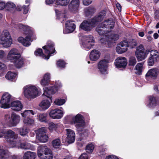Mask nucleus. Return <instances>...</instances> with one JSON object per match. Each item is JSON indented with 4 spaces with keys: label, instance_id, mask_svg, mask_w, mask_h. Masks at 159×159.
Instances as JSON below:
<instances>
[{
    "label": "nucleus",
    "instance_id": "nucleus-1",
    "mask_svg": "<svg viewBox=\"0 0 159 159\" xmlns=\"http://www.w3.org/2000/svg\"><path fill=\"white\" fill-rule=\"evenodd\" d=\"M7 59L13 63L17 68L21 67L24 64V59L21 56L18 50L13 48L9 52L7 57Z\"/></svg>",
    "mask_w": 159,
    "mask_h": 159
},
{
    "label": "nucleus",
    "instance_id": "nucleus-2",
    "mask_svg": "<svg viewBox=\"0 0 159 159\" xmlns=\"http://www.w3.org/2000/svg\"><path fill=\"white\" fill-rule=\"evenodd\" d=\"M114 22L111 19L105 20L98 25L96 31L101 35L106 34L114 28Z\"/></svg>",
    "mask_w": 159,
    "mask_h": 159
},
{
    "label": "nucleus",
    "instance_id": "nucleus-3",
    "mask_svg": "<svg viewBox=\"0 0 159 159\" xmlns=\"http://www.w3.org/2000/svg\"><path fill=\"white\" fill-rule=\"evenodd\" d=\"M18 135L12 130L8 129L5 131V138L6 140L9 143L10 147L14 148L18 146V141L17 139Z\"/></svg>",
    "mask_w": 159,
    "mask_h": 159
},
{
    "label": "nucleus",
    "instance_id": "nucleus-4",
    "mask_svg": "<svg viewBox=\"0 0 159 159\" xmlns=\"http://www.w3.org/2000/svg\"><path fill=\"white\" fill-rule=\"evenodd\" d=\"M61 87V83L59 81H56L55 85L53 87H45L43 88L44 93L42 95L43 98L47 97L51 101L52 95L55 93L57 91V88Z\"/></svg>",
    "mask_w": 159,
    "mask_h": 159
},
{
    "label": "nucleus",
    "instance_id": "nucleus-5",
    "mask_svg": "<svg viewBox=\"0 0 159 159\" xmlns=\"http://www.w3.org/2000/svg\"><path fill=\"white\" fill-rule=\"evenodd\" d=\"M38 155L42 159H52L53 158L51 150L44 145L38 147Z\"/></svg>",
    "mask_w": 159,
    "mask_h": 159
},
{
    "label": "nucleus",
    "instance_id": "nucleus-6",
    "mask_svg": "<svg viewBox=\"0 0 159 159\" xmlns=\"http://www.w3.org/2000/svg\"><path fill=\"white\" fill-rule=\"evenodd\" d=\"M24 96L28 98H34L38 95V89L35 86L27 85L24 87Z\"/></svg>",
    "mask_w": 159,
    "mask_h": 159
},
{
    "label": "nucleus",
    "instance_id": "nucleus-7",
    "mask_svg": "<svg viewBox=\"0 0 159 159\" xmlns=\"http://www.w3.org/2000/svg\"><path fill=\"white\" fill-rule=\"evenodd\" d=\"M20 119V116L14 112L11 113V116L8 115L5 116V120L10 127L16 126L19 123Z\"/></svg>",
    "mask_w": 159,
    "mask_h": 159
},
{
    "label": "nucleus",
    "instance_id": "nucleus-8",
    "mask_svg": "<svg viewBox=\"0 0 159 159\" xmlns=\"http://www.w3.org/2000/svg\"><path fill=\"white\" fill-rule=\"evenodd\" d=\"M12 100L13 98L10 94L7 92L4 93L0 101L1 107L4 108L10 107V103Z\"/></svg>",
    "mask_w": 159,
    "mask_h": 159
},
{
    "label": "nucleus",
    "instance_id": "nucleus-9",
    "mask_svg": "<svg viewBox=\"0 0 159 159\" xmlns=\"http://www.w3.org/2000/svg\"><path fill=\"white\" fill-rule=\"evenodd\" d=\"M47 129L44 127L39 128L35 131L38 140L41 142L45 143L48 140V135Z\"/></svg>",
    "mask_w": 159,
    "mask_h": 159
},
{
    "label": "nucleus",
    "instance_id": "nucleus-10",
    "mask_svg": "<svg viewBox=\"0 0 159 159\" xmlns=\"http://www.w3.org/2000/svg\"><path fill=\"white\" fill-rule=\"evenodd\" d=\"M72 120L74 123H76L75 127L78 130L81 131L85 125L82 116L80 114H78L75 117H73Z\"/></svg>",
    "mask_w": 159,
    "mask_h": 159
},
{
    "label": "nucleus",
    "instance_id": "nucleus-11",
    "mask_svg": "<svg viewBox=\"0 0 159 159\" xmlns=\"http://www.w3.org/2000/svg\"><path fill=\"white\" fill-rule=\"evenodd\" d=\"M94 42L92 36H85L83 37L82 45L85 49H90L94 46Z\"/></svg>",
    "mask_w": 159,
    "mask_h": 159
},
{
    "label": "nucleus",
    "instance_id": "nucleus-12",
    "mask_svg": "<svg viewBox=\"0 0 159 159\" xmlns=\"http://www.w3.org/2000/svg\"><path fill=\"white\" fill-rule=\"evenodd\" d=\"M150 57L148 59V63L150 66L153 65L155 62L159 59V53L158 51L156 50H152L150 52Z\"/></svg>",
    "mask_w": 159,
    "mask_h": 159
},
{
    "label": "nucleus",
    "instance_id": "nucleus-13",
    "mask_svg": "<svg viewBox=\"0 0 159 159\" xmlns=\"http://www.w3.org/2000/svg\"><path fill=\"white\" fill-rule=\"evenodd\" d=\"M110 62L109 57L107 59H104L100 61L98 64V68L100 72L104 74L107 73V69L108 67V64Z\"/></svg>",
    "mask_w": 159,
    "mask_h": 159
},
{
    "label": "nucleus",
    "instance_id": "nucleus-14",
    "mask_svg": "<svg viewBox=\"0 0 159 159\" xmlns=\"http://www.w3.org/2000/svg\"><path fill=\"white\" fill-rule=\"evenodd\" d=\"M35 39V36L33 34L27 36L25 39H24L22 37H20L18 38V40L19 42L22 43L24 46L28 47L30 45V41Z\"/></svg>",
    "mask_w": 159,
    "mask_h": 159
},
{
    "label": "nucleus",
    "instance_id": "nucleus-15",
    "mask_svg": "<svg viewBox=\"0 0 159 159\" xmlns=\"http://www.w3.org/2000/svg\"><path fill=\"white\" fill-rule=\"evenodd\" d=\"M127 64V60L124 57H120L117 58L115 61V64L117 68H124Z\"/></svg>",
    "mask_w": 159,
    "mask_h": 159
},
{
    "label": "nucleus",
    "instance_id": "nucleus-16",
    "mask_svg": "<svg viewBox=\"0 0 159 159\" xmlns=\"http://www.w3.org/2000/svg\"><path fill=\"white\" fill-rule=\"evenodd\" d=\"M43 48L45 50V54L48 55L54 53L55 51L54 43L50 41H48L47 45L43 46Z\"/></svg>",
    "mask_w": 159,
    "mask_h": 159
},
{
    "label": "nucleus",
    "instance_id": "nucleus-17",
    "mask_svg": "<svg viewBox=\"0 0 159 159\" xmlns=\"http://www.w3.org/2000/svg\"><path fill=\"white\" fill-rule=\"evenodd\" d=\"M128 44L127 42L123 41L120 42L116 47V50L118 54H121L127 50Z\"/></svg>",
    "mask_w": 159,
    "mask_h": 159
},
{
    "label": "nucleus",
    "instance_id": "nucleus-18",
    "mask_svg": "<svg viewBox=\"0 0 159 159\" xmlns=\"http://www.w3.org/2000/svg\"><path fill=\"white\" fill-rule=\"evenodd\" d=\"M106 14V12L105 11H102L100 12L98 15L91 19V20L92 22V25L94 27L96 25L98 22L101 21L103 19Z\"/></svg>",
    "mask_w": 159,
    "mask_h": 159
},
{
    "label": "nucleus",
    "instance_id": "nucleus-19",
    "mask_svg": "<svg viewBox=\"0 0 159 159\" xmlns=\"http://www.w3.org/2000/svg\"><path fill=\"white\" fill-rule=\"evenodd\" d=\"M159 74V69L157 67L153 68L148 70L146 75L147 80H149L150 77L154 79L156 78Z\"/></svg>",
    "mask_w": 159,
    "mask_h": 159
},
{
    "label": "nucleus",
    "instance_id": "nucleus-20",
    "mask_svg": "<svg viewBox=\"0 0 159 159\" xmlns=\"http://www.w3.org/2000/svg\"><path fill=\"white\" fill-rule=\"evenodd\" d=\"M63 112L58 109H55L51 111L49 114L50 117L54 119L61 118L63 116Z\"/></svg>",
    "mask_w": 159,
    "mask_h": 159
},
{
    "label": "nucleus",
    "instance_id": "nucleus-21",
    "mask_svg": "<svg viewBox=\"0 0 159 159\" xmlns=\"http://www.w3.org/2000/svg\"><path fill=\"white\" fill-rule=\"evenodd\" d=\"M92 22L91 20H84L80 24V28L85 31H90L94 27L92 25Z\"/></svg>",
    "mask_w": 159,
    "mask_h": 159
},
{
    "label": "nucleus",
    "instance_id": "nucleus-22",
    "mask_svg": "<svg viewBox=\"0 0 159 159\" xmlns=\"http://www.w3.org/2000/svg\"><path fill=\"white\" fill-rule=\"evenodd\" d=\"M79 0H72L68 6V9L73 12L77 11L80 5Z\"/></svg>",
    "mask_w": 159,
    "mask_h": 159
},
{
    "label": "nucleus",
    "instance_id": "nucleus-23",
    "mask_svg": "<svg viewBox=\"0 0 159 159\" xmlns=\"http://www.w3.org/2000/svg\"><path fill=\"white\" fill-rule=\"evenodd\" d=\"M18 145L17 147H14V148H20L25 150L30 149L32 150H34L35 148L33 145L26 142L20 143V141H18Z\"/></svg>",
    "mask_w": 159,
    "mask_h": 159
},
{
    "label": "nucleus",
    "instance_id": "nucleus-24",
    "mask_svg": "<svg viewBox=\"0 0 159 159\" xmlns=\"http://www.w3.org/2000/svg\"><path fill=\"white\" fill-rule=\"evenodd\" d=\"M10 157V153L5 148L0 145V158L1 159H8Z\"/></svg>",
    "mask_w": 159,
    "mask_h": 159
},
{
    "label": "nucleus",
    "instance_id": "nucleus-25",
    "mask_svg": "<svg viewBox=\"0 0 159 159\" xmlns=\"http://www.w3.org/2000/svg\"><path fill=\"white\" fill-rule=\"evenodd\" d=\"M10 107L14 111H19L22 109L23 105L20 101H15L11 102Z\"/></svg>",
    "mask_w": 159,
    "mask_h": 159
},
{
    "label": "nucleus",
    "instance_id": "nucleus-26",
    "mask_svg": "<svg viewBox=\"0 0 159 159\" xmlns=\"http://www.w3.org/2000/svg\"><path fill=\"white\" fill-rule=\"evenodd\" d=\"M105 36L106 38L101 39L100 40L101 42L105 43L106 41L104 42H103L104 39H105L106 42L108 43L111 42L112 40L115 41L117 40L119 38V35L116 34H109L107 35L105 34Z\"/></svg>",
    "mask_w": 159,
    "mask_h": 159
},
{
    "label": "nucleus",
    "instance_id": "nucleus-27",
    "mask_svg": "<svg viewBox=\"0 0 159 159\" xmlns=\"http://www.w3.org/2000/svg\"><path fill=\"white\" fill-rule=\"evenodd\" d=\"M67 132L66 140L68 143H73L75 139V134L74 132L70 129H66Z\"/></svg>",
    "mask_w": 159,
    "mask_h": 159
},
{
    "label": "nucleus",
    "instance_id": "nucleus-28",
    "mask_svg": "<svg viewBox=\"0 0 159 159\" xmlns=\"http://www.w3.org/2000/svg\"><path fill=\"white\" fill-rule=\"evenodd\" d=\"M65 25L67 30V33H71L73 32L75 29V25L74 23L71 21H67Z\"/></svg>",
    "mask_w": 159,
    "mask_h": 159
},
{
    "label": "nucleus",
    "instance_id": "nucleus-29",
    "mask_svg": "<svg viewBox=\"0 0 159 159\" xmlns=\"http://www.w3.org/2000/svg\"><path fill=\"white\" fill-rule=\"evenodd\" d=\"M100 56L99 52L96 50H92L90 53L89 57L91 60L96 61L99 59Z\"/></svg>",
    "mask_w": 159,
    "mask_h": 159
},
{
    "label": "nucleus",
    "instance_id": "nucleus-30",
    "mask_svg": "<svg viewBox=\"0 0 159 159\" xmlns=\"http://www.w3.org/2000/svg\"><path fill=\"white\" fill-rule=\"evenodd\" d=\"M36 157V154L30 151L25 152L23 156V159H35Z\"/></svg>",
    "mask_w": 159,
    "mask_h": 159
},
{
    "label": "nucleus",
    "instance_id": "nucleus-31",
    "mask_svg": "<svg viewBox=\"0 0 159 159\" xmlns=\"http://www.w3.org/2000/svg\"><path fill=\"white\" fill-rule=\"evenodd\" d=\"M50 105V102L47 99L43 100L39 104V106L44 110L48 109Z\"/></svg>",
    "mask_w": 159,
    "mask_h": 159
},
{
    "label": "nucleus",
    "instance_id": "nucleus-32",
    "mask_svg": "<svg viewBox=\"0 0 159 159\" xmlns=\"http://www.w3.org/2000/svg\"><path fill=\"white\" fill-rule=\"evenodd\" d=\"M47 115L46 113H38L37 115L38 120L41 122H46L47 121Z\"/></svg>",
    "mask_w": 159,
    "mask_h": 159
},
{
    "label": "nucleus",
    "instance_id": "nucleus-33",
    "mask_svg": "<svg viewBox=\"0 0 159 159\" xmlns=\"http://www.w3.org/2000/svg\"><path fill=\"white\" fill-rule=\"evenodd\" d=\"M29 131V128L25 127H23L19 129V134L22 136H26Z\"/></svg>",
    "mask_w": 159,
    "mask_h": 159
},
{
    "label": "nucleus",
    "instance_id": "nucleus-34",
    "mask_svg": "<svg viewBox=\"0 0 159 159\" xmlns=\"http://www.w3.org/2000/svg\"><path fill=\"white\" fill-rule=\"evenodd\" d=\"M149 107H153L155 106L157 104V98L155 97H154L152 96H151L149 97Z\"/></svg>",
    "mask_w": 159,
    "mask_h": 159
},
{
    "label": "nucleus",
    "instance_id": "nucleus-35",
    "mask_svg": "<svg viewBox=\"0 0 159 159\" xmlns=\"http://www.w3.org/2000/svg\"><path fill=\"white\" fill-rule=\"evenodd\" d=\"M143 68V64L140 63H138L134 69L135 70V73L138 75H140L142 71Z\"/></svg>",
    "mask_w": 159,
    "mask_h": 159
},
{
    "label": "nucleus",
    "instance_id": "nucleus-36",
    "mask_svg": "<svg viewBox=\"0 0 159 159\" xmlns=\"http://www.w3.org/2000/svg\"><path fill=\"white\" fill-rule=\"evenodd\" d=\"M30 114L34 115L35 114L34 111L31 110H25L23 113H21V115L24 118H26V117L27 116H30Z\"/></svg>",
    "mask_w": 159,
    "mask_h": 159
},
{
    "label": "nucleus",
    "instance_id": "nucleus-37",
    "mask_svg": "<svg viewBox=\"0 0 159 159\" xmlns=\"http://www.w3.org/2000/svg\"><path fill=\"white\" fill-rule=\"evenodd\" d=\"M70 0H56V3L57 5L61 6H67L69 3Z\"/></svg>",
    "mask_w": 159,
    "mask_h": 159
},
{
    "label": "nucleus",
    "instance_id": "nucleus-38",
    "mask_svg": "<svg viewBox=\"0 0 159 159\" xmlns=\"http://www.w3.org/2000/svg\"><path fill=\"white\" fill-rule=\"evenodd\" d=\"M17 74L16 73H13L9 71L6 75V79L9 80H12L14 79L17 75Z\"/></svg>",
    "mask_w": 159,
    "mask_h": 159
},
{
    "label": "nucleus",
    "instance_id": "nucleus-39",
    "mask_svg": "<svg viewBox=\"0 0 159 159\" xmlns=\"http://www.w3.org/2000/svg\"><path fill=\"white\" fill-rule=\"evenodd\" d=\"M23 122L24 124L28 125H30L33 124L34 123V120L30 117H27L23 119Z\"/></svg>",
    "mask_w": 159,
    "mask_h": 159
},
{
    "label": "nucleus",
    "instance_id": "nucleus-40",
    "mask_svg": "<svg viewBox=\"0 0 159 159\" xmlns=\"http://www.w3.org/2000/svg\"><path fill=\"white\" fill-rule=\"evenodd\" d=\"M15 27L17 29L22 30L23 31H25L27 29H28L29 27L27 26H24L20 23H16L14 25Z\"/></svg>",
    "mask_w": 159,
    "mask_h": 159
},
{
    "label": "nucleus",
    "instance_id": "nucleus-41",
    "mask_svg": "<svg viewBox=\"0 0 159 159\" xmlns=\"http://www.w3.org/2000/svg\"><path fill=\"white\" fill-rule=\"evenodd\" d=\"M53 147L55 148H58L61 144V142L59 139H57L54 140L52 142Z\"/></svg>",
    "mask_w": 159,
    "mask_h": 159
},
{
    "label": "nucleus",
    "instance_id": "nucleus-42",
    "mask_svg": "<svg viewBox=\"0 0 159 159\" xmlns=\"http://www.w3.org/2000/svg\"><path fill=\"white\" fill-rule=\"evenodd\" d=\"M94 146L93 144L92 143H89L87 145L86 147V151L89 153L92 152L94 149Z\"/></svg>",
    "mask_w": 159,
    "mask_h": 159
},
{
    "label": "nucleus",
    "instance_id": "nucleus-43",
    "mask_svg": "<svg viewBox=\"0 0 159 159\" xmlns=\"http://www.w3.org/2000/svg\"><path fill=\"white\" fill-rule=\"evenodd\" d=\"M34 53L36 56H41L42 57H45V59L47 58L45 55L43 54L42 50L41 49H38L34 52Z\"/></svg>",
    "mask_w": 159,
    "mask_h": 159
},
{
    "label": "nucleus",
    "instance_id": "nucleus-44",
    "mask_svg": "<svg viewBox=\"0 0 159 159\" xmlns=\"http://www.w3.org/2000/svg\"><path fill=\"white\" fill-rule=\"evenodd\" d=\"M135 56L139 61L143 60L146 58L143 52L135 53Z\"/></svg>",
    "mask_w": 159,
    "mask_h": 159
},
{
    "label": "nucleus",
    "instance_id": "nucleus-45",
    "mask_svg": "<svg viewBox=\"0 0 159 159\" xmlns=\"http://www.w3.org/2000/svg\"><path fill=\"white\" fill-rule=\"evenodd\" d=\"M15 5L13 3L9 2L6 4H5V8L8 10H10L11 8H13L15 7Z\"/></svg>",
    "mask_w": 159,
    "mask_h": 159
},
{
    "label": "nucleus",
    "instance_id": "nucleus-46",
    "mask_svg": "<svg viewBox=\"0 0 159 159\" xmlns=\"http://www.w3.org/2000/svg\"><path fill=\"white\" fill-rule=\"evenodd\" d=\"M6 65L0 61V76L2 75L4 70L6 69Z\"/></svg>",
    "mask_w": 159,
    "mask_h": 159
},
{
    "label": "nucleus",
    "instance_id": "nucleus-47",
    "mask_svg": "<svg viewBox=\"0 0 159 159\" xmlns=\"http://www.w3.org/2000/svg\"><path fill=\"white\" fill-rule=\"evenodd\" d=\"M65 102V100L64 99H57L54 101L55 103L57 105H61Z\"/></svg>",
    "mask_w": 159,
    "mask_h": 159
},
{
    "label": "nucleus",
    "instance_id": "nucleus-48",
    "mask_svg": "<svg viewBox=\"0 0 159 159\" xmlns=\"http://www.w3.org/2000/svg\"><path fill=\"white\" fill-rule=\"evenodd\" d=\"M136 63V61L134 57H131L129 60V64L130 66H133Z\"/></svg>",
    "mask_w": 159,
    "mask_h": 159
},
{
    "label": "nucleus",
    "instance_id": "nucleus-49",
    "mask_svg": "<svg viewBox=\"0 0 159 159\" xmlns=\"http://www.w3.org/2000/svg\"><path fill=\"white\" fill-rule=\"evenodd\" d=\"M49 129L51 131L55 130L57 128V125L53 122H50L49 123Z\"/></svg>",
    "mask_w": 159,
    "mask_h": 159
},
{
    "label": "nucleus",
    "instance_id": "nucleus-50",
    "mask_svg": "<svg viewBox=\"0 0 159 159\" xmlns=\"http://www.w3.org/2000/svg\"><path fill=\"white\" fill-rule=\"evenodd\" d=\"M144 51V48L143 45L142 44L140 45L137 47L135 53H139L143 52Z\"/></svg>",
    "mask_w": 159,
    "mask_h": 159
},
{
    "label": "nucleus",
    "instance_id": "nucleus-51",
    "mask_svg": "<svg viewBox=\"0 0 159 159\" xmlns=\"http://www.w3.org/2000/svg\"><path fill=\"white\" fill-rule=\"evenodd\" d=\"M57 65L59 67L62 68H64L66 64L65 62L62 60H60L57 61Z\"/></svg>",
    "mask_w": 159,
    "mask_h": 159
},
{
    "label": "nucleus",
    "instance_id": "nucleus-52",
    "mask_svg": "<svg viewBox=\"0 0 159 159\" xmlns=\"http://www.w3.org/2000/svg\"><path fill=\"white\" fill-rule=\"evenodd\" d=\"M128 44V47H129L131 48H133L136 45V41L134 40H133L130 41Z\"/></svg>",
    "mask_w": 159,
    "mask_h": 159
},
{
    "label": "nucleus",
    "instance_id": "nucleus-53",
    "mask_svg": "<svg viewBox=\"0 0 159 159\" xmlns=\"http://www.w3.org/2000/svg\"><path fill=\"white\" fill-rule=\"evenodd\" d=\"M49 81H48V80H46L43 79L40 82V84L41 85L43 86H45L48 85L49 82Z\"/></svg>",
    "mask_w": 159,
    "mask_h": 159
},
{
    "label": "nucleus",
    "instance_id": "nucleus-54",
    "mask_svg": "<svg viewBox=\"0 0 159 159\" xmlns=\"http://www.w3.org/2000/svg\"><path fill=\"white\" fill-rule=\"evenodd\" d=\"M6 56V53L4 51L0 50V60L4 58Z\"/></svg>",
    "mask_w": 159,
    "mask_h": 159
},
{
    "label": "nucleus",
    "instance_id": "nucleus-55",
    "mask_svg": "<svg viewBox=\"0 0 159 159\" xmlns=\"http://www.w3.org/2000/svg\"><path fill=\"white\" fill-rule=\"evenodd\" d=\"M79 159H88V156L86 153H83L81 155Z\"/></svg>",
    "mask_w": 159,
    "mask_h": 159
},
{
    "label": "nucleus",
    "instance_id": "nucleus-56",
    "mask_svg": "<svg viewBox=\"0 0 159 159\" xmlns=\"http://www.w3.org/2000/svg\"><path fill=\"white\" fill-rule=\"evenodd\" d=\"M84 5L87 6L89 5L92 2V0H82Z\"/></svg>",
    "mask_w": 159,
    "mask_h": 159
},
{
    "label": "nucleus",
    "instance_id": "nucleus-57",
    "mask_svg": "<svg viewBox=\"0 0 159 159\" xmlns=\"http://www.w3.org/2000/svg\"><path fill=\"white\" fill-rule=\"evenodd\" d=\"M152 51V49L150 48H148L144 52H143V54L145 57V58H146L148 55L149 54V53H150V52Z\"/></svg>",
    "mask_w": 159,
    "mask_h": 159
},
{
    "label": "nucleus",
    "instance_id": "nucleus-58",
    "mask_svg": "<svg viewBox=\"0 0 159 159\" xmlns=\"http://www.w3.org/2000/svg\"><path fill=\"white\" fill-rule=\"evenodd\" d=\"M50 75L48 73H46L43 76V79L48 80V81H50Z\"/></svg>",
    "mask_w": 159,
    "mask_h": 159
},
{
    "label": "nucleus",
    "instance_id": "nucleus-59",
    "mask_svg": "<svg viewBox=\"0 0 159 159\" xmlns=\"http://www.w3.org/2000/svg\"><path fill=\"white\" fill-rule=\"evenodd\" d=\"M9 158L11 159H20V157L19 156L17 155H11L10 154V157L9 159Z\"/></svg>",
    "mask_w": 159,
    "mask_h": 159
},
{
    "label": "nucleus",
    "instance_id": "nucleus-60",
    "mask_svg": "<svg viewBox=\"0 0 159 159\" xmlns=\"http://www.w3.org/2000/svg\"><path fill=\"white\" fill-rule=\"evenodd\" d=\"M23 8L24 9L23 13L25 14H27L29 11V9L28 8V6L24 5L23 6Z\"/></svg>",
    "mask_w": 159,
    "mask_h": 159
},
{
    "label": "nucleus",
    "instance_id": "nucleus-61",
    "mask_svg": "<svg viewBox=\"0 0 159 159\" xmlns=\"http://www.w3.org/2000/svg\"><path fill=\"white\" fill-rule=\"evenodd\" d=\"M105 159H119L116 156H108L106 157Z\"/></svg>",
    "mask_w": 159,
    "mask_h": 159
},
{
    "label": "nucleus",
    "instance_id": "nucleus-62",
    "mask_svg": "<svg viewBox=\"0 0 159 159\" xmlns=\"http://www.w3.org/2000/svg\"><path fill=\"white\" fill-rule=\"evenodd\" d=\"M5 7V4L3 2H0V10H2Z\"/></svg>",
    "mask_w": 159,
    "mask_h": 159
},
{
    "label": "nucleus",
    "instance_id": "nucleus-63",
    "mask_svg": "<svg viewBox=\"0 0 159 159\" xmlns=\"http://www.w3.org/2000/svg\"><path fill=\"white\" fill-rule=\"evenodd\" d=\"M155 18L156 19H158L159 18V10H157L155 12Z\"/></svg>",
    "mask_w": 159,
    "mask_h": 159
},
{
    "label": "nucleus",
    "instance_id": "nucleus-64",
    "mask_svg": "<svg viewBox=\"0 0 159 159\" xmlns=\"http://www.w3.org/2000/svg\"><path fill=\"white\" fill-rule=\"evenodd\" d=\"M55 0H46V3L47 4H50L53 3Z\"/></svg>",
    "mask_w": 159,
    "mask_h": 159
}]
</instances>
